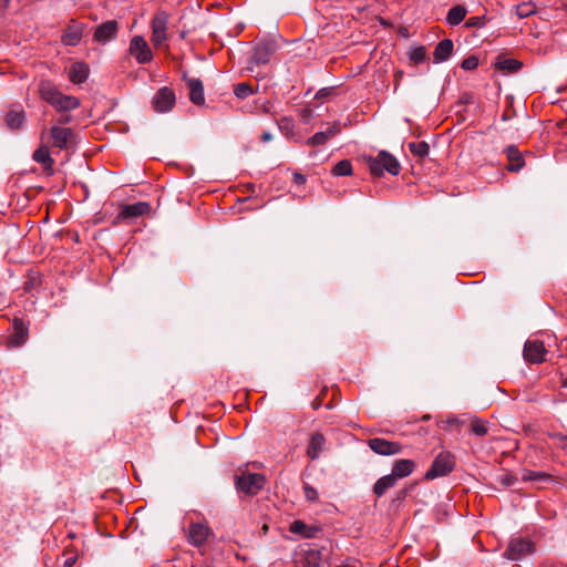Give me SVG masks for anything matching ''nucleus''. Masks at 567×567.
<instances>
[{"instance_id":"obj_34","label":"nucleus","mask_w":567,"mask_h":567,"mask_svg":"<svg viewBox=\"0 0 567 567\" xmlns=\"http://www.w3.org/2000/svg\"><path fill=\"white\" fill-rule=\"evenodd\" d=\"M305 564L307 567H320L321 553L316 549H310L306 553Z\"/></svg>"},{"instance_id":"obj_18","label":"nucleus","mask_w":567,"mask_h":567,"mask_svg":"<svg viewBox=\"0 0 567 567\" xmlns=\"http://www.w3.org/2000/svg\"><path fill=\"white\" fill-rule=\"evenodd\" d=\"M275 49L269 42L258 43L254 49L252 61L256 64H266L269 62Z\"/></svg>"},{"instance_id":"obj_12","label":"nucleus","mask_w":567,"mask_h":567,"mask_svg":"<svg viewBox=\"0 0 567 567\" xmlns=\"http://www.w3.org/2000/svg\"><path fill=\"white\" fill-rule=\"evenodd\" d=\"M74 134L69 127L53 126L51 128V137L53 140V146L60 150L69 148Z\"/></svg>"},{"instance_id":"obj_25","label":"nucleus","mask_w":567,"mask_h":567,"mask_svg":"<svg viewBox=\"0 0 567 567\" xmlns=\"http://www.w3.org/2000/svg\"><path fill=\"white\" fill-rule=\"evenodd\" d=\"M506 155L508 158L507 169L511 172H518L524 166V159L520 152L515 146H508L506 148Z\"/></svg>"},{"instance_id":"obj_41","label":"nucleus","mask_w":567,"mask_h":567,"mask_svg":"<svg viewBox=\"0 0 567 567\" xmlns=\"http://www.w3.org/2000/svg\"><path fill=\"white\" fill-rule=\"evenodd\" d=\"M485 25V17H471L466 20V28H481Z\"/></svg>"},{"instance_id":"obj_52","label":"nucleus","mask_w":567,"mask_h":567,"mask_svg":"<svg viewBox=\"0 0 567 567\" xmlns=\"http://www.w3.org/2000/svg\"><path fill=\"white\" fill-rule=\"evenodd\" d=\"M336 567H355V566H353V565H349V564H343V565L336 566Z\"/></svg>"},{"instance_id":"obj_50","label":"nucleus","mask_w":567,"mask_h":567,"mask_svg":"<svg viewBox=\"0 0 567 567\" xmlns=\"http://www.w3.org/2000/svg\"><path fill=\"white\" fill-rule=\"evenodd\" d=\"M68 122H70V116L69 115L62 116L60 118V123H68Z\"/></svg>"},{"instance_id":"obj_39","label":"nucleus","mask_w":567,"mask_h":567,"mask_svg":"<svg viewBox=\"0 0 567 567\" xmlns=\"http://www.w3.org/2000/svg\"><path fill=\"white\" fill-rule=\"evenodd\" d=\"M81 39V34L78 31H69L66 32L62 41L66 45H76Z\"/></svg>"},{"instance_id":"obj_38","label":"nucleus","mask_w":567,"mask_h":567,"mask_svg":"<svg viewBox=\"0 0 567 567\" xmlns=\"http://www.w3.org/2000/svg\"><path fill=\"white\" fill-rule=\"evenodd\" d=\"M517 481L518 478L509 473H504L497 476V482L505 487L515 485Z\"/></svg>"},{"instance_id":"obj_6","label":"nucleus","mask_w":567,"mask_h":567,"mask_svg":"<svg viewBox=\"0 0 567 567\" xmlns=\"http://www.w3.org/2000/svg\"><path fill=\"white\" fill-rule=\"evenodd\" d=\"M368 446L379 455L390 456L399 454L402 451V445L395 441H388L381 437H373L368 441Z\"/></svg>"},{"instance_id":"obj_33","label":"nucleus","mask_w":567,"mask_h":567,"mask_svg":"<svg viewBox=\"0 0 567 567\" xmlns=\"http://www.w3.org/2000/svg\"><path fill=\"white\" fill-rule=\"evenodd\" d=\"M409 150H410V152L413 155L423 158V157L429 155L430 146L424 141H422V142H412V143L409 144Z\"/></svg>"},{"instance_id":"obj_45","label":"nucleus","mask_w":567,"mask_h":567,"mask_svg":"<svg viewBox=\"0 0 567 567\" xmlns=\"http://www.w3.org/2000/svg\"><path fill=\"white\" fill-rule=\"evenodd\" d=\"M293 125V122L291 118H282L281 123L279 124L280 128L289 130Z\"/></svg>"},{"instance_id":"obj_22","label":"nucleus","mask_w":567,"mask_h":567,"mask_svg":"<svg viewBox=\"0 0 567 567\" xmlns=\"http://www.w3.org/2000/svg\"><path fill=\"white\" fill-rule=\"evenodd\" d=\"M289 530L292 534L300 535L305 538H312L318 534L319 528L316 526H309L302 520L297 519L290 524Z\"/></svg>"},{"instance_id":"obj_49","label":"nucleus","mask_w":567,"mask_h":567,"mask_svg":"<svg viewBox=\"0 0 567 567\" xmlns=\"http://www.w3.org/2000/svg\"><path fill=\"white\" fill-rule=\"evenodd\" d=\"M75 563V558H69L64 561V567H72Z\"/></svg>"},{"instance_id":"obj_21","label":"nucleus","mask_w":567,"mask_h":567,"mask_svg":"<svg viewBox=\"0 0 567 567\" xmlns=\"http://www.w3.org/2000/svg\"><path fill=\"white\" fill-rule=\"evenodd\" d=\"M208 532V527L203 524H192L189 527V542L195 546H200L206 542Z\"/></svg>"},{"instance_id":"obj_4","label":"nucleus","mask_w":567,"mask_h":567,"mask_svg":"<svg viewBox=\"0 0 567 567\" xmlns=\"http://www.w3.org/2000/svg\"><path fill=\"white\" fill-rule=\"evenodd\" d=\"M168 14L165 11L157 12L152 21V41L159 48L167 40Z\"/></svg>"},{"instance_id":"obj_31","label":"nucleus","mask_w":567,"mask_h":567,"mask_svg":"<svg viewBox=\"0 0 567 567\" xmlns=\"http://www.w3.org/2000/svg\"><path fill=\"white\" fill-rule=\"evenodd\" d=\"M496 68L509 73L516 72L522 68V63L515 59L498 58Z\"/></svg>"},{"instance_id":"obj_10","label":"nucleus","mask_w":567,"mask_h":567,"mask_svg":"<svg viewBox=\"0 0 567 567\" xmlns=\"http://www.w3.org/2000/svg\"><path fill=\"white\" fill-rule=\"evenodd\" d=\"M546 350L544 343L538 340H528L524 346V358L532 364L542 363L545 360Z\"/></svg>"},{"instance_id":"obj_36","label":"nucleus","mask_w":567,"mask_h":567,"mask_svg":"<svg viewBox=\"0 0 567 567\" xmlns=\"http://www.w3.org/2000/svg\"><path fill=\"white\" fill-rule=\"evenodd\" d=\"M409 58L414 64L422 63L426 58V50L424 47H415L409 52Z\"/></svg>"},{"instance_id":"obj_35","label":"nucleus","mask_w":567,"mask_h":567,"mask_svg":"<svg viewBox=\"0 0 567 567\" xmlns=\"http://www.w3.org/2000/svg\"><path fill=\"white\" fill-rule=\"evenodd\" d=\"M471 431L477 436H484L487 434V426L485 422L478 417L471 419Z\"/></svg>"},{"instance_id":"obj_26","label":"nucleus","mask_w":567,"mask_h":567,"mask_svg":"<svg viewBox=\"0 0 567 567\" xmlns=\"http://www.w3.org/2000/svg\"><path fill=\"white\" fill-rule=\"evenodd\" d=\"M324 437L323 435L317 433L313 434L310 439L309 446L307 449V454L311 460H316L319 457L320 453L324 446Z\"/></svg>"},{"instance_id":"obj_27","label":"nucleus","mask_w":567,"mask_h":567,"mask_svg":"<svg viewBox=\"0 0 567 567\" xmlns=\"http://www.w3.org/2000/svg\"><path fill=\"white\" fill-rule=\"evenodd\" d=\"M396 478L392 475V474H389V475H385V476H382L381 478H379L377 481V483L374 484L373 486V492L374 494L378 496V497H381L382 495L385 494V492L389 489V488H392L395 486L396 484Z\"/></svg>"},{"instance_id":"obj_51","label":"nucleus","mask_w":567,"mask_h":567,"mask_svg":"<svg viewBox=\"0 0 567 567\" xmlns=\"http://www.w3.org/2000/svg\"><path fill=\"white\" fill-rule=\"evenodd\" d=\"M9 3V0H0V6H7Z\"/></svg>"},{"instance_id":"obj_28","label":"nucleus","mask_w":567,"mask_h":567,"mask_svg":"<svg viewBox=\"0 0 567 567\" xmlns=\"http://www.w3.org/2000/svg\"><path fill=\"white\" fill-rule=\"evenodd\" d=\"M79 105L80 101L78 97L73 95L61 94L53 107L60 112H65L74 110L79 107Z\"/></svg>"},{"instance_id":"obj_2","label":"nucleus","mask_w":567,"mask_h":567,"mask_svg":"<svg viewBox=\"0 0 567 567\" xmlns=\"http://www.w3.org/2000/svg\"><path fill=\"white\" fill-rule=\"evenodd\" d=\"M266 478L262 474L243 472L236 475L235 485L238 492L245 495H257L264 487Z\"/></svg>"},{"instance_id":"obj_11","label":"nucleus","mask_w":567,"mask_h":567,"mask_svg":"<svg viewBox=\"0 0 567 567\" xmlns=\"http://www.w3.org/2000/svg\"><path fill=\"white\" fill-rule=\"evenodd\" d=\"M533 551V544L523 538L512 539L507 548V557L512 560H518Z\"/></svg>"},{"instance_id":"obj_5","label":"nucleus","mask_w":567,"mask_h":567,"mask_svg":"<svg viewBox=\"0 0 567 567\" xmlns=\"http://www.w3.org/2000/svg\"><path fill=\"white\" fill-rule=\"evenodd\" d=\"M175 93L172 89L164 86L161 87L152 100L153 107L158 113H165L173 109L175 105Z\"/></svg>"},{"instance_id":"obj_13","label":"nucleus","mask_w":567,"mask_h":567,"mask_svg":"<svg viewBox=\"0 0 567 567\" xmlns=\"http://www.w3.org/2000/svg\"><path fill=\"white\" fill-rule=\"evenodd\" d=\"M118 24L115 20H109L100 24L94 32V40L105 43L115 38Z\"/></svg>"},{"instance_id":"obj_20","label":"nucleus","mask_w":567,"mask_h":567,"mask_svg":"<svg viewBox=\"0 0 567 567\" xmlns=\"http://www.w3.org/2000/svg\"><path fill=\"white\" fill-rule=\"evenodd\" d=\"M415 468V463L412 460L402 458L398 460L392 467L391 474L398 480L409 476Z\"/></svg>"},{"instance_id":"obj_23","label":"nucleus","mask_w":567,"mask_h":567,"mask_svg":"<svg viewBox=\"0 0 567 567\" xmlns=\"http://www.w3.org/2000/svg\"><path fill=\"white\" fill-rule=\"evenodd\" d=\"M25 121V114L23 110H10L6 114V125L9 130L16 131L20 130Z\"/></svg>"},{"instance_id":"obj_24","label":"nucleus","mask_w":567,"mask_h":567,"mask_svg":"<svg viewBox=\"0 0 567 567\" xmlns=\"http://www.w3.org/2000/svg\"><path fill=\"white\" fill-rule=\"evenodd\" d=\"M89 76V68L85 63L76 62L72 64L69 79L74 84H81L85 82Z\"/></svg>"},{"instance_id":"obj_46","label":"nucleus","mask_w":567,"mask_h":567,"mask_svg":"<svg viewBox=\"0 0 567 567\" xmlns=\"http://www.w3.org/2000/svg\"><path fill=\"white\" fill-rule=\"evenodd\" d=\"M293 182L297 184V185H302L306 183V177L300 174V173H295L293 174Z\"/></svg>"},{"instance_id":"obj_1","label":"nucleus","mask_w":567,"mask_h":567,"mask_svg":"<svg viewBox=\"0 0 567 567\" xmlns=\"http://www.w3.org/2000/svg\"><path fill=\"white\" fill-rule=\"evenodd\" d=\"M365 161L372 175L381 176L388 172L395 176L400 173L399 161L386 151H380L377 156H369Z\"/></svg>"},{"instance_id":"obj_43","label":"nucleus","mask_w":567,"mask_h":567,"mask_svg":"<svg viewBox=\"0 0 567 567\" xmlns=\"http://www.w3.org/2000/svg\"><path fill=\"white\" fill-rule=\"evenodd\" d=\"M516 13L519 18H526L533 13V9L529 4H520L516 9Z\"/></svg>"},{"instance_id":"obj_44","label":"nucleus","mask_w":567,"mask_h":567,"mask_svg":"<svg viewBox=\"0 0 567 567\" xmlns=\"http://www.w3.org/2000/svg\"><path fill=\"white\" fill-rule=\"evenodd\" d=\"M446 422L450 426L458 427L460 425L465 423V420H461L458 417H450Z\"/></svg>"},{"instance_id":"obj_9","label":"nucleus","mask_w":567,"mask_h":567,"mask_svg":"<svg viewBox=\"0 0 567 567\" xmlns=\"http://www.w3.org/2000/svg\"><path fill=\"white\" fill-rule=\"evenodd\" d=\"M150 210L151 206L146 202H138L131 205H124L122 206L121 212L117 214L115 223H120L123 220H132L134 218L148 214Z\"/></svg>"},{"instance_id":"obj_30","label":"nucleus","mask_w":567,"mask_h":567,"mask_svg":"<svg viewBox=\"0 0 567 567\" xmlns=\"http://www.w3.org/2000/svg\"><path fill=\"white\" fill-rule=\"evenodd\" d=\"M551 476L545 472L523 470L522 481L524 482H548Z\"/></svg>"},{"instance_id":"obj_37","label":"nucleus","mask_w":567,"mask_h":567,"mask_svg":"<svg viewBox=\"0 0 567 567\" xmlns=\"http://www.w3.org/2000/svg\"><path fill=\"white\" fill-rule=\"evenodd\" d=\"M234 93L238 99H246L252 94V87L247 83H238L235 85Z\"/></svg>"},{"instance_id":"obj_7","label":"nucleus","mask_w":567,"mask_h":567,"mask_svg":"<svg viewBox=\"0 0 567 567\" xmlns=\"http://www.w3.org/2000/svg\"><path fill=\"white\" fill-rule=\"evenodd\" d=\"M29 326L30 323L20 318H14L12 321V333L8 338V344L10 347H21L29 339Z\"/></svg>"},{"instance_id":"obj_29","label":"nucleus","mask_w":567,"mask_h":567,"mask_svg":"<svg viewBox=\"0 0 567 567\" xmlns=\"http://www.w3.org/2000/svg\"><path fill=\"white\" fill-rule=\"evenodd\" d=\"M466 9L463 6H455L449 10L446 21L451 25H457L460 24L465 16H466Z\"/></svg>"},{"instance_id":"obj_16","label":"nucleus","mask_w":567,"mask_h":567,"mask_svg":"<svg viewBox=\"0 0 567 567\" xmlns=\"http://www.w3.org/2000/svg\"><path fill=\"white\" fill-rule=\"evenodd\" d=\"M186 83L189 89V100L196 105H203L205 103L203 82L199 79L189 78Z\"/></svg>"},{"instance_id":"obj_19","label":"nucleus","mask_w":567,"mask_h":567,"mask_svg":"<svg viewBox=\"0 0 567 567\" xmlns=\"http://www.w3.org/2000/svg\"><path fill=\"white\" fill-rule=\"evenodd\" d=\"M453 48H454V44H453L452 40L444 39V40L440 41L436 44L434 53H433L434 63H441V62L446 61L452 55Z\"/></svg>"},{"instance_id":"obj_40","label":"nucleus","mask_w":567,"mask_h":567,"mask_svg":"<svg viewBox=\"0 0 567 567\" xmlns=\"http://www.w3.org/2000/svg\"><path fill=\"white\" fill-rule=\"evenodd\" d=\"M478 65V59L475 55H471L464 59L461 63V68L466 71H472Z\"/></svg>"},{"instance_id":"obj_15","label":"nucleus","mask_w":567,"mask_h":567,"mask_svg":"<svg viewBox=\"0 0 567 567\" xmlns=\"http://www.w3.org/2000/svg\"><path fill=\"white\" fill-rule=\"evenodd\" d=\"M39 93L41 99H43L47 103L54 106L58 99L62 94L58 87L50 81H41L39 84Z\"/></svg>"},{"instance_id":"obj_3","label":"nucleus","mask_w":567,"mask_h":567,"mask_svg":"<svg viewBox=\"0 0 567 567\" xmlns=\"http://www.w3.org/2000/svg\"><path fill=\"white\" fill-rule=\"evenodd\" d=\"M454 462L450 453H440L425 473V480H434L450 474L453 471Z\"/></svg>"},{"instance_id":"obj_54","label":"nucleus","mask_w":567,"mask_h":567,"mask_svg":"<svg viewBox=\"0 0 567 567\" xmlns=\"http://www.w3.org/2000/svg\"><path fill=\"white\" fill-rule=\"evenodd\" d=\"M430 419V415H424L423 416V420H429Z\"/></svg>"},{"instance_id":"obj_42","label":"nucleus","mask_w":567,"mask_h":567,"mask_svg":"<svg viewBox=\"0 0 567 567\" xmlns=\"http://www.w3.org/2000/svg\"><path fill=\"white\" fill-rule=\"evenodd\" d=\"M303 493H305V497L310 502H315L318 499L317 489L315 487L310 486L309 484H305Z\"/></svg>"},{"instance_id":"obj_53","label":"nucleus","mask_w":567,"mask_h":567,"mask_svg":"<svg viewBox=\"0 0 567 567\" xmlns=\"http://www.w3.org/2000/svg\"><path fill=\"white\" fill-rule=\"evenodd\" d=\"M563 386H564V388H567V379H566V380H564V382H563Z\"/></svg>"},{"instance_id":"obj_14","label":"nucleus","mask_w":567,"mask_h":567,"mask_svg":"<svg viewBox=\"0 0 567 567\" xmlns=\"http://www.w3.org/2000/svg\"><path fill=\"white\" fill-rule=\"evenodd\" d=\"M341 132V126L339 122H334L329 128L324 132H318L311 137L307 140V144L309 146H317L326 144L331 137Z\"/></svg>"},{"instance_id":"obj_32","label":"nucleus","mask_w":567,"mask_h":567,"mask_svg":"<svg viewBox=\"0 0 567 567\" xmlns=\"http://www.w3.org/2000/svg\"><path fill=\"white\" fill-rule=\"evenodd\" d=\"M331 174L333 176H350L352 174L351 162L349 159L340 161L333 166Z\"/></svg>"},{"instance_id":"obj_48","label":"nucleus","mask_w":567,"mask_h":567,"mask_svg":"<svg viewBox=\"0 0 567 567\" xmlns=\"http://www.w3.org/2000/svg\"><path fill=\"white\" fill-rule=\"evenodd\" d=\"M260 140H261L262 142H269V141H271V140H272V134H271V133H269V132H264V133L261 134V136H260Z\"/></svg>"},{"instance_id":"obj_47","label":"nucleus","mask_w":567,"mask_h":567,"mask_svg":"<svg viewBox=\"0 0 567 567\" xmlns=\"http://www.w3.org/2000/svg\"><path fill=\"white\" fill-rule=\"evenodd\" d=\"M557 439H558L559 446L561 449H567V436L559 435Z\"/></svg>"},{"instance_id":"obj_8","label":"nucleus","mask_w":567,"mask_h":567,"mask_svg":"<svg viewBox=\"0 0 567 567\" xmlns=\"http://www.w3.org/2000/svg\"><path fill=\"white\" fill-rule=\"evenodd\" d=\"M130 53L141 64L148 63L153 59L152 51L141 35H135L130 43Z\"/></svg>"},{"instance_id":"obj_17","label":"nucleus","mask_w":567,"mask_h":567,"mask_svg":"<svg viewBox=\"0 0 567 567\" xmlns=\"http://www.w3.org/2000/svg\"><path fill=\"white\" fill-rule=\"evenodd\" d=\"M32 158L37 163H40V164L43 165L44 171L47 172L48 175H52L53 174L54 161L51 157L50 151H49V148L47 146H44V145L39 146L34 151V153L32 155Z\"/></svg>"}]
</instances>
